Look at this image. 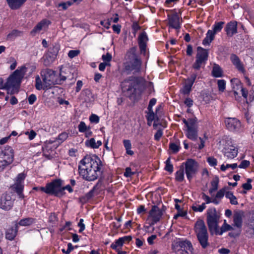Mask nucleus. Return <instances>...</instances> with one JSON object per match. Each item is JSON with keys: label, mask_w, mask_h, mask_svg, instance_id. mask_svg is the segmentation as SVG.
I'll return each mask as SVG.
<instances>
[{"label": "nucleus", "mask_w": 254, "mask_h": 254, "mask_svg": "<svg viewBox=\"0 0 254 254\" xmlns=\"http://www.w3.org/2000/svg\"><path fill=\"white\" fill-rule=\"evenodd\" d=\"M238 167L237 163H233L231 164H227L226 165L222 164L220 167V169L222 171L225 172L227 169L230 168L232 170H234Z\"/></svg>", "instance_id": "a18cd8bd"}, {"label": "nucleus", "mask_w": 254, "mask_h": 254, "mask_svg": "<svg viewBox=\"0 0 254 254\" xmlns=\"http://www.w3.org/2000/svg\"><path fill=\"white\" fill-rule=\"evenodd\" d=\"M134 174V172L131 171V169L130 167H127L124 173V176L126 177H130Z\"/></svg>", "instance_id": "680f3d73"}, {"label": "nucleus", "mask_w": 254, "mask_h": 254, "mask_svg": "<svg viewBox=\"0 0 254 254\" xmlns=\"http://www.w3.org/2000/svg\"><path fill=\"white\" fill-rule=\"evenodd\" d=\"M243 216V212L242 211H238L235 213L234 215V223L235 225L240 228L242 225V218Z\"/></svg>", "instance_id": "c756f323"}, {"label": "nucleus", "mask_w": 254, "mask_h": 254, "mask_svg": "<svg viewBox=\"0 0 254 254\" xmlns=\"http://www.w3.org/2000/svg\"><path fill=\"white\" fill-rule=\"evenodd\" d=\"M226 31L228 36H232L237 32V22L235 21L228 23L226 27Z\"/></svg>", "instance_id": "b1692460"}, {"label": "nucleus", "mask_w": 254, "mask_h": 254, "mask_svg": "<svg viewBox=\"0 0 254 254\" xmlns=\"http://www.w3.org/2000/svg\"><path fill=\"white\" fill-rule=\"evenodd\" d=\"M165 169L166 171L172 173L173 171V166L171 163L170 158H168L165 161Z\"/></svg>", "instance_id": "09e8293b"}, {"label": "nucleus", "mask_w": 254, "mask_h": 254, "mask_svg": "<svg viewBox=\"0 0 254 254\" xmlns=\"http://www.w3.org/2000/svg\"><path fill=\"white\" fill-rule=\"evenodd\" d=\"M225 196L227 198L229 199L231 204L237 205L238 204L237 197L233 194L232 191H227L225 194Z\"/></svg>", "instance_id": "4c0bfd02"}, {"label": "nucleus", "mask_w": 254, "mask_h": 254, "mask_svg": "<svg viewBox=\"0 0 254 254\" xmlns=\"http://www.w3.org/2000/svg\"><path fill=\"white\" fill-rule=\"evenodd\" d=\"M148 40L147 35L145 32H142L139 34L138 38V43L141 54H145L146 49V43Z\"/></svg>", "instance_id": "aec40b11"}, {"label": "nucleus", "mask_w": 254, "mask_h": 254, "mask_svg": "<svg viewBox=\"0 0 254 254\" xmlns=\"http://www.w3.org/2000/svg\"><path fill=\"white\" fill-rule=\"evenodd\" d=\"M224 123L227 129L231 131L239 132L242 130L240 121L235 118H227L225 119Z\"/></svg>", "instance_id": "4468645a"}, {"label": "nucleus", "mask_w": 254, "mask_h": 254, "mask_svg": "<svg viewBox=\"0 0 254 254\" xmlns=\"http://www.w3.org/2000/svg\"><path fill=\"white\" fill-rule=\"evenodd\" d=\"M22 34V32L17 30H14L7 35V39L8 40H13L18 36H20Z\"/></svg>", "instance_id": "79ce46f5"}, {"label": "nucleus", "mask_w": 254, "mask_h": 254, "mask_svg": "<svg viewBox=\"0 0 254 254\" xmlns=\"http://www.w3.org/2000/svg\"><path fill=\"white\" fill-rule=\"evenodd\" d=\"M89 120L91 123H98L99 122V118L98 116L92 114L90 116Z\"/></svg>", "instance_id": "0e129e2a"}, {"label": "nucleus", "mask_w": 254, "mask_h": 254, "mask_svg": "<svg viewBox=\"0 0 254 254\" xmlns=\"http://www.w3.org/2000/svg\"><path fill=\"white\" fill-rule=\"evenodd\" d=\"M250 165V162L247 160H243L242 161L240 164L239 165V167L240 168L246 169L248 167H249Z\"/></svg>", "instance_id": "e2e57ef3"}, {"label": "nucleus", "mask_w": 254, "mask_h": 254, "mask_svg": "<svg viewBox=\"0 0 254 254\" xmlns=\"http://www.w3.org/2000/svg\"><path fill=\"white\" fill-rule=\"evenodd\" d=\"M102 59L105 63H109L112 60V56L110 54L107 53L106 54L102 55Z\"/></svg>", "instance_id": "052dcab7"}, {"label": "nucleus", "mask_w": 254, "mask_h": 254, "mask_svg": "<svg viewBox=\"0 0 254 254\" xmlns=\"http://www.w3.org/2000/svg\"><path fill=\"white\" fill-rule=\"evenodd\" d=\"M131 239L132 238L130 236H126L121 237L115 240V242L111 245V248L114 250L121 249L125 243L127 242L128 243L131 241Z\"/></svg>", "instance_id": "6ab92c4d"}, {"label": "nucleus", "mask_w": 254, "mask_h": 254, "mask_svg": "<svg viewBox=\"0 0 254 254\" xmlns=\"http://www.w3.org/2000/svg\"><path fill=\"white\" fill-rule=\"evenodd\" d=\"M102 163L96 155H86L78 164V172L80 176L88 181H93L101 174Z\"/></svg>", "instance_id": "f257e3e1"}, {"label": "nucleus", "mask_w": 254, "mask_h": 254, "mask_svg": "<svg viewBox=\"0 0 254 254\" xmlns=\"http://www.w3.org/2000/svg\"><path fill=\"white\" fill-rule=\"evenodd\" d=\"M182 121L185 125L186 129L184 130L186 136L190 140L195 141L198 136L197 119L195 118L187 120L184 118Z\"/></svg>", "instance_id": "1a4fd4ad"}, {"label": "nucleus", "mask_w": 254, "mask_h": 254, "mask_svg": "<svg viewBox=\"0 0 254 254\" xmlns=\"http://www.w3.org/2000/svg\"><path fill=\"white\" fill-rule=\"evenodd\" d=\"M238 153V148L231 141L228 140L223 149V154L228 159L235 158Z\"/></svg>", "instance_id": "ddd939ff"}, {"label": "nucleus", "mask_w": 254, "mask_h": 254, "mask_svg": "<svg viewBox=\"0 0 254 254\" xmlns=\"http://www.w3.org/2000/svg\"><path fill=\"white\" fill-rule=\"evenodd\" d=\"M172 249L177 254H184L187 253L186 250L190 252L193 250L192 246L190 241L180 240L174 241L172 244Z\"/></svg>", "instance_id": "9d476101"}, {"label": "nucleus", "mask_w": 254, "mask_h": 254, "mask_svg": "<svg viewBox=\"0 0 254 254\" xmlns=\"http://www.w3.org/2000/svg\"><path fill=\"white\" fill-rule=\"evenodd\" d=\"M36 99L37 98L35 94H31L28 98L29 104L31 105L33 104L36 101Z\"/></svg>", "instance_id": "338daca9"}, {"label": "nucleus", "mask_w": 254, "mask_h": 254, "mask_svg": "<svg viewBox=\"0 0 254 254\" xmlns=\"http://www.w3.org/2000/svg\"><path fill=\"white\" fill-rule=\"evenodd\" d=\"M169 148L172 151V153H176L180 149V144L176 143H170L169 144Z\"/></svg>", "instance_id": "49530a36"}, {"label": "nucleus", "mask_w": 254, "mask_h": 254, "mask_svg": "<svg viewBox=\"0 0 254 254\" xmlns=\"http://www.w3.org/2000/svg\"><path fill=\"white\" fill-rule=\"evenodd\" d=\"M13 160L14 151L11 147H0V172L10 165Z\"/></svg>", "instance_id": "0eeeda50"}, {"label": "nucleus", "mask_w": 254, "mask_h": 254, "mask_svg": "<svg viewBox=\"0 0 254 254\" xmlns=\"http://www.w3.org/2000/svg\"><path fill=\"white\" fill-rule=\"evenodd\" d=\"M121 85L124 92L128 91L130 93H133L135 91V81L133 78L125 80L122 82Z\"/></svg>", "instance_id": "a211bd4d"}, {"label": "nucleus", "mask_w": 254, "mask_h": 254, "mask_svg": "<svg viewBox=\"0 0 254 254\" xmlns=\"http://www.w3.org/2000/svg\"><path fill=\"white\" fill-rule=\"evenodd\" d=\"M217 85L219 91L220 92H223L226 88V81L224 79L218 80Z\"/></svg>", "instance_id": "c03bdc74"}, {"label": "nucleus", "mask_w": 254, "mask_h": 254, "mask_svg": "<svg viewBox=\"0 0 254 254\" xmlns=\"http://www.w3.org/2000/svg\"><path fill=\"white\" fill-rule=\"evenodd\" d=\"M42 81L39 75L36 77L35 87L38 90H48L55 84H61L63 78H59L56 72L50 69H46L41 72Z\"/></svg>", "instance_id": "f03ea898"}, {"label": "nucleus", "mask_w": 254, "mask_h": 254, "mask_svg": "<svg viewBox=\"0 0 254 254\" xmlns=\"http://www.w3.org/2000/svg\"><path fill=\"white\" fill-rule=\"evenodd\" d=\"M146 210L144 205H141L137 207L136 209V212L138 214L141 215L145 214L146 212Z\"/></svg>", "instance_id": "bf43d9fd"}, {"label": "nucleus", "mask_w": 254, "mask_h": 254, "mask_svg": "<svg viewBox=\"0 0 254 254\" xmlns=\"http://www.w3.org/2000/svg\"><path fill=\"white\" fill-rule=\"evenodd\" d=\"M175 179L178 182H182L184 179V169L181 168L177 171L175 174Z\"/></svg>", "instance_id": "37998d69"}, {"label": "nucleus", "mask_w": 254, "mask_h": 254, "mask_svg": "<svg viewBox=\"0 0 254 254\" xmlns=\"http://www.w3.org/2000/svg\"><path fill=\"white\" fill-rule=\"evenodd\" d=\"M58 52V48L53 47L52 49L50 48L48 52L44 56L43 59L44 64L46 65H49L52 63L56 58Z\"/></svg>", "instance_id": "f3484780"}, {"label": "nucleus", "mask_w": 254, "mask_h": 254, "mask_svg": "<svg viewBox=\"0 0 254 254\" xmlns=\"http://www.w3.org/2000/svg\"><path fill=\"white\" fill-rule=\"evenodd\" d=\"M51 23V22L47 19L42 20L31 30V34L35 35L36 33L40 32L42 29L47 28Z\"/></svg>", "instance_id": "412c9836"}, {"label": "nucleus", "mask_w": 254, "mask_h": 254, "mask_svg": "<svg viewBox=\"0 0 254 254\" xmlns=\"http://www.w3.org/2000/svg\"><path fill=\"white\" fill-rule=\"evenodd\" d=\"M240 91L241 92L243 97L244 98V99L246 100L247 102H248V101L250 102H252L254 100V96H252L251 95L249 96H248V91L246 88L243 87Z\"/></svg>", "instance_id": "a19ab883"}, {"label": "nucleus", "mask_w": 254, "mask_h": 254, "mask_svg": "<svg viewBox=\"0 0 254 254\" xmlns=\"http://www.w3.org/2000/svg\"><path fill=\"white\" fill-rule=\"evenodd\" d=\"M146 113L147 114L146 118L147 121V125L149 126H151L152 123L154 120L156 116L153 110H148V111L146 112Z\"/></svg>", "instance_id": "58836bf2"}, {"label": "nucleus", "mask_w": 254, "mask_h": 254, "mask_svg": "<svg viewBox=\"0 0 254 254\" xmlns=\"http://www.w3.org/2000/svg\"><path fill=\"white\" fill-rule=\"evenodd\" d=\"M18 230V226L17 223H15L13 226L8 229L6 232L5 238L6 239L12 241L16 237Z\"/></svg>", "instance_id": "5701e85b"}, {"label": "nucleus", "mask_w": 254, "mask_h": 254, "mask_svg": "<svg viewBox=\"0 0 254 254\" xmlns=\"http://www.w3.org/2000/svg\"><path fill=\"white\" fill-rule=\"evenodd\" d=\"M252 182V180L251 179H248L247 182L242 185V188L245 190H251L252 189V186L251 184Z\"/></svg>", "instance_id": "864d4df0"}, {"label": "nucleus", "mask_w": 254, "mask_h": 254, "mask_svg": "<svg viewBox=\"0 0 254 254\" xmlns=\"http://www.w3.org/2000/svg\"><path fill=\"white\" fill-rule=\"evenodd\" d=\"M26 71L25 66L19 67L7 79V93L12 95L18 91L21 80Z\"/></svg>", "instance_id": "39448f33"}, {"label": "nucleus", "mask_w": 254, "mask_h": 254, "mask_svg": "<svg viewBox=\"0 0 254 254\" xmlns=\"http://www.w3.org/2000/svg\"><path fill=\"white\" fill-rule=\"evenodd\" d=\"M208 51L200 47H198L197 49V54L196 59L202 61L205 63L208 58Z\"/></svg>", "instance_id": "a878e982"}, {"label": "nucleus", "mask_w": 254, "mask_h": 254, "mask_svg": "<svg viewBox=\"0 0 254 254\" xmlns=\"http://www.w3.org/2000/svg\"><path fill=\"white\" fill-rule=\"evenodd\" d=\"M202 199L205 201V203L209 204L210 203H213V197H210L206 195L205 193H202Z\"/></svg>", "instance_id": "3c124183"}, {"label": "nucleus", "mask_w": 254, "mask_h": 254, "mask_svg": "<svg viewBox=\"0 0 254 254\" xmlns=\"http://www.w3.org/2000/svg\"><path fill=\"white\" fill-rule=\"evenodd\" d=\"M204 64L205 63L204 62L196 59L195 62L193 64L192 67L194 69L198 70L200 68L201 66Z\"/></svg>", "instance_id": "5fc2aeb1"}, {"label": "nucleus", "mask_w": 254, "mask_h": 254, "mask_svg": "<svg viewBox=\"0 0 254 254\" xmlns=\"http://www.w3.org/2000/svg\"><path fill=\"white\" fill-rule=\"evenodd\" d=\"M89 127H87L85 123L83 122H80L78 126V131L80 132H84L87 130V129L89 128Z\"/></svg>", "instance_id": "8fccbe9b"}, {"label": "nucleus", "mask_w": 254, "mask_h": 254, "mask_svg": "<svg viewBox=\"0 0 254 254\" xmlns=\"http://www.w3.org/2000/svg\"><path fill=\"white\" fill-rule=\"evenodd\" d=\"M80 51L78 50H70L68 53L67 55L69 58L72 59L77 56L80 54Z\"/></svg>", "instance_id": "4d7b16f0"}, {"label": "nucleus", "mask_w": 254, "mask_h": 254, "mask_svg": "<svg viewBox=\"0 0 254 254\" xmlns=\"http://www.w3.org/2000/svg\"><path fill=\"white\" fill-rule=\"evenodd\" d=\"M249 227L251 231V233L254 235V218L250 221Z\"/></svg>", "instance_id": "774afa93"}, {"label": "nucleus", "mask_w": 254, "mask_h": 254, "mask_svg": "<svg viewBox=\"0 0 254 254\" xmlns=\"http://www.w3.org/2000/svg\"><path fill=\"white\" fill-rule=\"evenodd\" d=\"M215 35L213 32H212L211 30H208L206 34L205 38L202 41V44L206 46H208L214 40Z\"/></svg>", "instance_id": "7c9ffc66"}, {"label": "nucleus", "mask_w": 254, "mask_h": 254, "mask_svg": "<svg viewBox=\"0 0 254 254\" xmlns=\"http://www.w3.org/2000/svg\"><path fill=\"white\" fill-rule=\"evenodd\" d=\"M183 164L185 166L187 177L190 181L198 171V164L194 160L189 159Z\"/></svg>", "instance_id": "9b49d317"}, {"label": "nucleus", "mask_w": 254, "mask_h": 254, "mask_svg": "<svg viewBox=\"0 0 254 254\" xmlns=\"http://www.w3.org/2000/svg\"><path fill=\"white\" fill-rule=\"evenodd\" d=\"M191 88L190 86L184 84L183 88L181 89V92L184 95L189 94L191 91Z\"/></svg>", "instance_id": "6e6d98bb"}, {"label": "nucleus", "mask_w": 254, "mask_h": 254, "mask_svg": "<svg viewBox=\"0 0 254 254\" xmlns=\"http://www.w3.org/2000/svg\"><path fill=\"white\" fill-rule=\"evenodd\" d=\"M219 216L217 214L215 208H210L207 210V223L209 230L212 234L221 235L224 232L231 230L233 228L226 223L224 222L222 227L219 228L218 227V222Z\"/></svg>", "instance_id": "20e7f679"}, {"label": "nucleus", "mask_w": 254, "mask_h": 254, "mask_svg": "<svg viewBox=\"0 0 254 254\" xmlns=\"http://www.w3.org/2000/svg\"><path fill=\"white\" fill-rule=\"evenodd\" d=\"M230 60L233 64L241 72H244L245 69L243 64L241 63L239 57L236 55H232L230 57Z\"/></svg>", "instance_id": "cd10ccee"}, {"label": "nucleus", "mask_w": 254, "mask_h": 254, "mask_svg": "<svg viewBox=\"0 0 254 254\" xmlns=\"http://www.w3.org/2000/svg\"><path fill=\"white\" fill-rule=\"evenodd\" d=\"M34 189L57 197H60L64 195V187L61 179H55L47 183L45 187H35Z\"/></svg>", "instance_id": "423d86ee"}, {"label": "nucleus", "mask_w": 254, "mask_h": 254, "mask_svg": "<svg viewBox=\"0 0 254 254\" xmlns=\"http://www.w3.org/2000/svg\"><path fill=\"white\" fill-rule=\"evenodd\" d=\"M212 75L215 77H221L223 76V71L221 67L217 64H214L212 70Z\"/></svg>", "instance_id": "f704fd0d"}, {"label": "nucleus", "mask_w": 254, "mask_h": 254, "mask_svg": "<svg viewBox=\"0 0 254 254\" xmlns=\"http://www.w3.org/2000/svg\"><path fill=\"white\" fill-rule=\"evenodd\" d=\"M231 82L235 99L238 100V98H240V97L238 96V93L237 91L241 90V89L243 87L242 83L239 79L236 78L232 79L231 80Z\"/></svg>", "instance_id": "4be33fe9"}, {"label": "nucleus", "mask_w": 254, "mask_h": 254, "mask_svg": "<svg viewBox=\"0 0 254 254\" xmlns=\"http://www.w3.org/2000/svg\"><path fill=\"white\" fill-rule=\"evenodd\" d=\"M9 7L13 10L20 8L27 0H6Z\"/></svg>", "instance_id": "393cba45"}, {"label": "nucleus", "mask_w": 254, "mask_h": 254, "mask_svg": "<svg viewBox=\"0 0 254 254\" xmlns=\"http://www.w3.org/2000/svg\"><path fill=\"white\" fill-rule=\"evenodd\" d=\"M14 200L8 194H3L0 198V208L5 211L10 210L13 206Z\"/></svg>", "instance_id": "2eb2a0df"}, {"label": "nucleus", "mask_w": 254, "mask_h": 254, "mask_svg": "<svg viewBox=\"0 0 254 254\" xmlns=\"http://www.w3.org/2000/svg\"><path fill=\"white\" fill-rule=\"evenodd\" d=\"M227 190V188L224 187L222 189L219 190L213 197V203L217 205L218 204L221 199L224 197V195H225Z\"/></svg>", "instance_id": "c85d7f7f"}, {"label": "nucleus", "mask_w": 254, "mask_h": 254, "mask_svg": "<svg viewBox=\"0 0 254 254\" xmlns=\"http://www.w3.org/2000/svg\"><path fill=\"white\" fill-rule=\"evenodd\" d=\"M34 222L35 219L28 217L21 219L17 224L22 226H28L32 224Z\"/></svg>", "instance_id": "c9c22d12"}, {"label": "nucleus", "mask_w": 254, "mask_h": 254, "mask_svg": "<svg viewBox=\"0 0 254 254\" xmlns=\"http://www.w3.org/2000/svg\"><path fill=\"white\" fill-rule=\"evenodd\" d=\"M207 161L211 166L215 167L217 164V160L214 157H208L207 158Z\"/></svg>", "instance_id": "603ef678"}, {"label": "nucleus", "mask_w": 254, "mask_h": 254, "mask_svg": "<svg viewBox=\"0 0 254 254\" xmlns=\"http://www.w3.org/2000/svg\"><path fill=\"white\" fill-rule=\"evenodd\" d=\"M206 208L205 203H202L201 205H193L192 206V209L195 212H202Z\"/></svg>", "instance_id": "de8ad7c7"}, {"label": "nucleus", "mask_w": 254, "mask_h": 254, "mask_svg": "<svg viewBox=\"0 0 254 254\" xmlns=\"http://www.w3.org/2000/svg\"><path fill=\"white\" fill-rule=\"evenodd\" d=\"M168 24L170 27L175 29L180 28L182 19L176 12L172 14H168Z\"/></svg>", "instance_id": "dca6fc26"}, {"label": "nucleus", "mask_w": 254, "mask_h": 254, "mask_svg": "<svg viewBox=\"0 0 254 254\" xmlns=\"http://www.w3.org/2000/svg\"><path fill=\"white\" fill-rule=\"evenodd\" d=\"M123 142L126 149V153L130 156L133 155L134 154V152L131 150V144L130 141L128 139H124Z\"/></svg>", "instance_id": "72a5a7b5"}, {"label": "nucleus", "mask_w": 254, "mask_h": 254, "mask_svg": "<svg viewBox=\"0 0 254 254\" xmlns=\"http://www.w3.org/2000/svg\"><path fill=\"white\" fill-rule=\"evenodd\" d=\"M162 212L160 209L156 205H153L149 211L147 219L149 221L150 226L154 225L160 221L162 216Z\"/></svg>", "instance_id": "f8f14e48"}, {"label": "nucleus", "mask_w": 254, "mask_h": 254, "mask_svg": "<svg viewBox=\"0 0 254 254\" xmlns=\"http://www.w3.org/2000/svg\"><path fill=\"white\" fill-rule=\"evenodd\" d=\"M102 142L98 140L96 142L94 138H91L89 140H87L85 142V144L87 147H90L92 148H98L101 145Z\"/></svg>", "instance_id": "2f4dec72"}, {"label": "nucleus", "mask_w": 254, "mask_h": 254, "mask_svg": "<svg viewBox=\"0 0 254 254\" xmlns=\"http://www.w3.org/2000/svg\"><path fill=\"white\" fill-rule=\"evenodd\" d=\"M194 231L196 234L197 239L203 248H205L208 244V233L204 222L202 220H198L196 221Z\"/></svg>", "instance_id": "6e6552de"}, {"label": "nucleus", "mask_w": 254, "mask_h": 254, "mask_svg": "<svg viewBox=\"0 0 254 254\" xmlns=\"http://www.w3.org/2000/svg\"><path fill=\"white\" fill-rule=\"evenodd\" d=\"M142 61L136 53L134 48H130L126 53L123 63V70L127 74L138 73L141 70Z\"/></svg>", "instance_id": "7ed1b4c3"}, {"label": "nucleus", "mask_w": 254, "mask_h": 254, "mask_svg": "<svg viewBox=\"0 0 254 254\" xmlns=\"http://www.w3.org/2000/svg\"><path fill=\"white\" fill-rule=\"evenodd\" d=\"M25 178V176L24 174L20 173L18 175L16 178V180L15 183H21L23 184V181Z\"/></svg>", "instance_id": "69168bd1"}, {"label": "nucleus", "mask_w": 254, "mask_h": 254, "mask_svg": "<svg viewBox=\"0 0 254 254\" xmlns=\"http://www.w3.org/2000/svg\"><path fill=\"white\" fill-rule=\"evenodd\" d=\"M197 77L196 73H192L190 76L185 80V84L190 86L191 88L192 86Z\"/></svg>", "instance_id": "ea45409f"}, {"label": "nucleus", "mask_w": 254, "mask_h": 254, "mask_svg": "<svg viewBox=\"0 0 254 254\" xmlns=\"http://www.w3.org/2000/svg\"><path fill=\"white\" fill-rule=\"evenodd\" d=\"M224 25V22L223 21L215 22L212 26V30H211L212 32H213L214 34L215 35L217 33L220 32Z\"/></svg>", "instance_id": "e433bc0d"}, {"label": "nucleus", "mask_w": 254, "mask_h": 254, "mask_svg": "<svg viewBox=\"0 0 254 254\" xmlns=\"http://www.w3.org/2000/svg\"><path fill=\"white\" fill-rule=\"evenodd\" d=\"M25 134L28 136V138L29 140H31L33 139L35 136H36V132L33 130H31L30 132L29 131H26L25 132Z\"/></svg>", "instance_id": "13d9d810"}, {"label": "nucleus", "mask_w": 254, "mask_h": 254, "mask_svg": "<svg viewBox=\"0 0 254 254\" xmlns=\"http://www.w3.org/2000/svg\"><path fill=\"white\" fill-rule=\"evenodd\" d=\"M12 190H14L18 195L19 197L21 199H23L24 197V195L23 193V190L24 189V185L21 183H15L11 187Z\"/></svg>", "instance_id": "bb28decb"}, {"label": "nucleus", "mask_w": 254, "mask_h": 254, "mask_svg": "<svg viewBox=\"0 0 254 254\" xmlns=\"http://www.w3.org/2000/svg\"><path fill=\"white\" fill-rule=\"evenodd\" d=\"M219 182V180L218 177L214 178L211 181L210 183L211 187L208 190L210 194L212 195L213 193L218 190Z\"/></svg>", "instance_id": "473e14b6"}]
</instances>
